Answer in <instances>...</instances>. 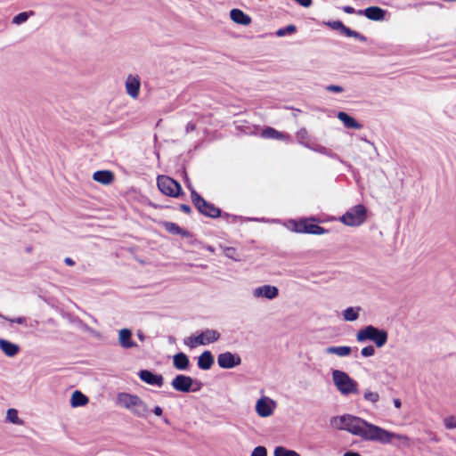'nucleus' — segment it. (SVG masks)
Returning <instances> with one entry per match:
<instances>
[{
    "mask_svg": "<svg viewBox=\"0 0 456 456\" xmlns=\"http://www.w3.org/2000/svg\"><path fill=\"white\" fill-rule=\"evenodd\" d=\"M330 423L332 428L346 431L365 441L377 442L382 444H389L393 441H397L399 445L403 447H410L411 444V440L408 436L389 431L355 415L335 416L330 419Z\"/></svg>",
    "mask_w": 456,
    "mask_h": 456,
    "instance_id": "nucleus-1",
    "label": "nucleus"
},
{
    "mask_svg": "<svg viewBox=\"0 0 456 456\" xmlns=\"http://www.w3.org/2000/svg\"><path fill=\"white\" fill-rule=\"evenodd\" d=\"M116 403L137 418H146L150 411L147 403L137 395L120 392L117 395Z\"/></svg>",
    "mask_w": 456,
    "mask_h": 456,
    "instance_id": "nucleus-2",
    "label": "nucleus"
},
{
    "mask_svg": "<svg viewBox=\"0 0 456 456\" xmlns=\"http://www.w3.org/2000/svg\"><path fill=\"white\" fill-rule=\"evenodd\" d=\"M355 339L359 343L371 341L376 347L382 348L387 343L388 333L384 329L367 325L356 332Z\"/></svg>",
    "mask_w": 456,
    "mask_h": 456,
    "instance_id": "nucleus-3",
    "label": "nucleus"
},
{
    "mask_svg": "<svg viewBox=\"0 0 456 456\" xmlns=\"http://www.w3.org/2000/svg\"><path fill=\"white\" fill-rule=\"evenodd\" d=\"M332 381L337 390L342 395H355L358 393V384L346 372L340 370H333Z\"/></svg>",
    "mask_w": 456,
    "mask_h": 456,
    "instance_id": "nucleus-4",
    "label": "nucleus"
},
{
    "mask_svg": "<svg viewBox=\"0 0 456 456\" xmlns=\"http://www.w3.org/2000/svg\"><path fill=\"white\" fill-rule=\"evenodd\" d=\"M220 333L216 330L207 329L197 336H191L184 339V344L191 348L198 346H206L217 341Z\"/></svg>",
    "mask_w": 456,
    "mask_h": 456,
    "instance_id": "nucleus-5",
    "label": "nucleus"
},
{
    "mask_svg": "<svg viewBox=\"0 0 456 456\" xmlns=\"http://www.w3.org/2000/svg\"><path fill=\"white\" fill-rule=\"evenodd\" d=\"M366 219V208L363 205H356L349 208L341 217L340 221L347 226H359Z\"/></svg>",
    "mask_w": 456,
    "mask_h": 456,
    "instance_id": "nucleus-6",
    "label": "nucleus"
},
{
    "mask_svg": "<svg viewBox=\"0 0 456 456\" xmlns=\"http://www.w3.org/2000/svg\"><path fill=\"white\" fill-rule=\"evenodd\" d=\"M157 184L159 191L169 197L176 198L182 191L181 185L175 180L167 175H159Z\"/></svg>",
    "mask_w": 456,
    "mask_h": 456,
    "instance_id": "nucleus-7",
    "label": "nucleus"
},
{
    "mask_svg": "<svg viewBox=\"0 0 456 456\" xmlns=\"http://www.w3.org/2000/svg\"><path fill=\"white\" fill-rule=\"evenodd\" d=\"M171 386L176 391L188 393L190 391H198L200 387V383L189 376L180 374L174 378Z\"/></svg>",
    "mask_w": 456,
    "mask_h": 456,
    "instance_id": "nucleus-8",
    "label": "nucleus"
},
{
    "mask_svg": "<svg viewBox=\"0 0 456 456\" xmlns=\"http://www.w3.org/2000/svg\"><path fill=\"white\" fill-rule=\"evenodd\" d=\"M276 408V401L264 395L256 400L255 404V411L260 418H269L273 416Z\"/></svg>",
    "mask_w": 456,
    "mask_h": 456,
    "instance_id": "nucleus-9",
    "label": "nucleus"
},
{
    "mask_svg": "<svg viewBox=\"0 0 456 456\" xmlns=\"http://www.w3.org/2000/svg\"><path fill=\"white\" fill-rule=\"evenodd\" d=\"M191 200L195 207L200 213L210 217H217L220 215V210L214 205L207 202L200 194L194 190L191 191Z\"/></svg>",
    "mask_w": 456,
    "mask_h": 456,
    "instance_id": "nucleus-10",
    "label": "nucleus"
},
{
    "mask_svg": "<svg viewBox=\"0 0 456 456\" xmlns=\"http://www.w3.org/2000/svg\"><path fill=\"white\" fill-rule=\"evenodd\" d=\"M254 299L273 300L279 296V289L276 286L265 284L252 289Z\"/></svg>",
    "mask_w": 456,
    "mask_h": 456,
    "instance_id": "nucleus-11",
    "label": "nucleus"
},
{
    "mask_svg": "<svg viewBox=\"0 0 456 456\" xmlns=\"http://www.w3.org/2000/svg\"><path fill=\"white\" fill-rule=\"evenodd\" d=\"M126 94L133 100L138 99L141 92V79L138 75L129 74L125 80Z\"/></svg>",
    "mask_w": 456,
    "mask_h": 456,
    "instance_id": "nucleus-12",
    "label": "nucleus"
},
{
    "mask_svg": "<svg viewBox=\"0 0 456 456\" xmlns=\"http://www.w3.org/2000/svg\"><path fill=\"white\" fill-rule=\"evenodd\" d=\"M291 224H293L291 229L297 232H305L312 234H323L325 232L324 228L317 224H311L307 220H302L299 222L292 221Z\"/></svg>",
    "mask_w": 456,
    "mask_h": 456,
    "instance_id": "nucleus-13",
    "label": "nucleus"
},
{
    "mask_svg": "<svg viewBox=\"0 0 456 456\" xmlns=\"http://www.w3.org/2000/svg\"><path fill=\"white\" fill-rule=\"evenodd\" d=\"M217 363L223 369H232L241 363V359L238 354L231 352L222 353L217 357Z\"/></svg>",
    "mask_w": 456,
    "mask_h": 456,
    "instance_id": "nucleus-14",
    "label": "nucleus"
},
{
    "mask_svg": "<svg viewBox=\"0 0 456 456\" xmlns=\"http://www.w3.org/2000/svg\"><path fill=\"white\" fill-rule=\"evenodd\" d=\"M139 378L145 383L161 387L164 383L162 375L154 374L148 370H142L138 373Z\"/></svg>",
    "mask_w": 456,
    "mask_h": 456,
    "instance_id": "nucleus-15",
    "label": "nucleus"
},
{
    "mask_svg": "<svg viewBox=\"0 0 456 456\" xmlns=\"http://www.w3.org/2000/svg\"><path fill=\"white\" fill-rule=\"evenodd\" d=\"M118 344L124 349L137 347V344L132 339V331L129 329H121L118 330Z\"/></svg>",
    "mask_w": 456,
    "mask_h": 456,
    "instance_id": "nucleus-16",
    "label": "nucleus"
},
{
    "mask_svg": "<svg viewBox=\"0 0 456 456\" xmlns=\"http://www.w3.org/2000/svg\"><path fill=\"white\" fill-rule=\"evenodd\" d=\"M352 352H353V348L348 346H330L324 349V353L326 354H334V355H336L338 357H341V358L350 356Z\"/></svg>",
    "mask_w": 456,
    "mask_h": 456,
    "instance_id": "nucleus-17",
    "label": "nucleus"
},
{
    "mask_svg": "<svg viewBox=\"0 0 456 456\" xmlns=\"http://www.w3.org/2000/svg\"><path fill=\"white\" fill-rule=\"evenodd\" d=\"M93 179L101 184L109 185L114 181V175L110 170H100L93 174Z\"/></svg>",
    "mask_w": 456,
    "mask_h": 456,
    "instance_id": "nucleus-18",
    "label": "nucleus"
},
{
    "mask_svg": "<svg viewBox=\"0 0 456 456\" xmlns=\"http://www.w3.org/2000/svg\"><path fill=\"white\" fill-rule=\"evenodd\" d=\"M231 20L240 25L248 26L251 23V18L240 9H232L230 12Z\"/></svg>",
    "mask_w": 456,
    "mask_h": 456,
    "instance_id": "nucleus-19",
    "label": "nucleus"
},
{
    "mask_svg": "<svg viewBox=\"0 0 456 456\" xmlns=\"http://www.w3.org/2000/svg\"><path fill=\"white\" fill-rule=\"evenodd\" d=\"M0 349L6 356L13 357L19 353L20 346L11 341L0 338Z\"/></svg>",
    "mask_w": 456,
    "mask_h": 456,
    "instance_id": "nucleus-20",
    "label": "nucleus"
},
{
    "mask_svg": "<svg viewBox=\"0 0 456 456\" xmlns=\"http://www.w3.org/2000/svg\"><path fill=\"white\" fill-rule=\"evenodd\" d=\"M359 15L364 14L368 19L372 20H380L384 18L385 12L377 6L366 8L364 11H359Z\"/></svg>",
    "mask_w": 456,
    "mask_h": 456,
    "instance_id": "nucleus-21",
    "label": "nucleus"
},
{
    "mask_svg": "<svg viewBox=\"0 0 456 456\" xmlns=\"http://www.w3.org/2000/svg\"><path fill=\"white\" fill-rule=\"evenodd\" d=\"M262 137L267 139H275V140H282L288 141L289 139V135L280 131L275 130L273 127H266L261 133Z\"/></svg>",
    "mask_w": 456,
    "mask_h": 456,
    "instance_id": "nucleus-22",
    "label": "nucleus"
},
{
    "mask_svg": "<svg viewBox=\"0 0 456 456\" xmlns=\"http://www.w3.org/2000/svg\"><path fill=\"white\" fill-rule=\"evenodd\" d=\"M88 402V397L78 390L74 391L71 395L70 406L73 408L85 406Z\"/></svg>",
    "mask_w": 456,
    "mask_h": 456,
    "instance_id": "nucleus-23",
    "label": "nucleus"
},
{
    "mask_svg": "<svg viewBox=\"0 0 456 456\" xmlns=\"http://www.w3.org/2000/svg\"><path fill=\"white\" fill-rule=\"evenodd\" d=\"M338 118L347 128H354V129H361L362 128V125L360 123H358L354 118H352L346 112H343V111L338 112Z\"/></svg>",
    "mask_w": 456,
    "mask_h": 456,
    "instance_id": "nucleus-24",
    "label": "nucleus"
},
{
    "mask_svg": "<svg viewBox=\"0 0 456 456\" xmlns=\"http://www.w3.org/2000/svg\"><path fill=\"white\" fill-rule=\"evenodd\" d=\"M214 363V357L209 351L203 352L198 358V366L201 370H209Z\"/></svg>",
    "mask_w": 456,
    "mask_h": 456,
    "instance_id": "nucleus-25",
    "label": "nucleus"
},
{
    "mask_svg": "<svg viewBox=\"0 0 456 456\" xmlns=\"http://www.w3.org/2000/svg\"><path fill=\"white\" fill-rule=\"evenodd\" d=\"M362 308L360 306H350L342 312L343 319L346 322H355L360 316Z\"/></svg>",
    "mask_w": 456,
    "mask_h": 456,
    "instance_id": "nucleus-26",
    "label": "nucleus"
},
{
    "mask_svg": "<svg viewBox=\"0 0 456 456\" xmlns=\"http://www.w3.org/2000/svg\"><path fill=\"white\" fill-rule=\"evenodd\" d=\"M173 364L177 370H186L190 364L188 356L183 353H178L173 357Z\"/></svg>",
    "mask_w": 456,
    "mask_h": 456,
    "instance_id": "nucleus-27",
    "label": "nucleus"
},
{
    "mask_svg": "<svg viewBox=\"0 0 456 456\" xmlns=\"http://www.w3.org/2000/svg\"><path fill=\"white\" fill-rule=\"evenodd\" d=\"M7 422L15 424V425H22L23 421L19 418L18 411L16 409H8L6 411V418Z\"/></svg>",
    "mask_w": 456,
    "mask_h": 456,
    "instance_id": "nucleus-28",
    "label": "nucleus"
},
{
    "mask_svg": "<svg viewBox=\"0 0 456 456\" xmlns=\"http://www.w3.org/2000/svg\"><path fill=\"white\" fill-rule=\"evenodd\" d=\"M363 399L366 402L375 404L379 401L380 395L377 391H373L370 388H366L363 391Z\"/></svg>",
    "mask_w": 456,
    "mask_h": 456,
    "instance_id": "nucleus-29",
    "label": "nucleus"
},
{
    "mask_svg": "<svg viewBox=\"0 0 456 456\" xmlns=\"http://www.w3.org/2000/svg\"><path fill=\"white\" fill-rule=\"evenodd\" d=\"M273 456H300V454L296 451L282 446H277L273 451Z\"/></svg>",
    "mask_w": 456,
    "mask_h": 456,
    "instance_id": "nucleus-30",
    "label": "nucleus"
},
{
    "mask_svg": "<svg viewBox=\"0 0 456 456\" xmlns=\"http://www.w3.org/2000/svg\"><path fill=\"white\" fill-rule=\"evenodd\" d=\"M340 33L348 37H354L361 41L365 40V37L362 35L359 34L358 32H356L354 30L350 29L349 28H347L346 26H344V28H342Z\"/></svg>",
    "mask_w": 456,
    "mask_h": 456,
    "instance_id": "nucleus-31",
    "label": "nucleus"
},
{
    "mask_svg": "<svg viewBox=\"0 0 456 456\" xmlns=\"http://www.w3.org/2000/svg\"><path fill=\"white\" fill-rule=\"evenodd\" d=\"M33 12H20L17 15H15L12 19V23L15 24V25H20L24 22H26L29 17V15H32Z\"/></svg>",
    "mask_w": 456,
    "mask_h": 456,
    "instance_id": "nucleus-32",
    "label": "nucleus"
},
{
    "mask_svg": "<svg viewBox=\"0 0 456 456\" xmlns=\"http://www.w3.org/2000/svg\"><path fill=\"white\" fill-rule=\"evenodd\" d=\"M224 254L226 257L231 258L234 261H239L240 257L237 253V250L233 247H224Z\"/></svg>",
    "mask_w": 456,
    "mask_h": 456,
    "instance_id": "nucleus-33",
    "label": "nucleus"
},
{
    "mask_svg": "<svg viewBox=\"0 0 456 456\" xmlns=\"http://www.w3.org/2000/svg\"><path fill=\"white\" fill-rule=\"evenodd\" d=\"M163 226L167 232L174 234H179L182 232V229L176 224L172 222H164Z\"/></svg>",
    "mask_w": 456,
    "mask_h": 456,
    "instance_id": "nucleus-34",
    "label": "nucleus"
},
{
    "mask_svg": "<svg viewBox=\"0 0 456 456\" xmlns=\"http://www.w3.org/2000/svg\"><path fill=\"white\" fill-rule=\"evenodd\" d=\"M296 31V27L294 25H289L285 28H281L276 31V35L280 37H282L286 35L293 34Z\"/></svg>",
    "mask_w": 456,
    "mask_h": 456,
    "instance_id": "nucleus-35",
    "label": "nucleus"
},
{
    "mask_svg": "<svg viewBox=\"0 0 456 456\" xmlns=\"http://www.w3.org/2000/svg\"><path fill=\"white\" fill-rule=\"evenodd\" d=\"M375 353H376L375 348L371 345L364 346L361 350V355L362 357H371L375 354Z\"/></svg>",
    "mask_w": 456,
    "mask_h": 456,
    "instance_id": "nucleus-36",
    "label": "nucleus"
},
{
    "mask_svg": "<svg viewBox=\"0 0 456 456\" xmlns=\"http://www.w3.org/2000/svg\"><path fill=\"white\" fill-rule=\"evenodd\" d=\"M444 424L448 429H455L456 428V417L449 416L444 419Z\"/></svg>",
    "mask_w": 456,
    "mask_h": 456,
    "instance_id": "nucleus-37",
    "label": "nucleus"
},
{
    "mask_svg": "<svg viewBox=\"0 0 456 456\" xmlns=\"http://www.w3.org/2000/svg\"><path fill=\"white\" fill-rule=\"evenodd\" d=\"M250 456H267V450L265 446H256L252 451Z\"/></svg>",
    "mask_w": 456,
    "mask_h": 456,
    "instance_id": "nucleus-38",
    "label": "nucleus"
},
{
    "mask_svg": "<svg viewBox=\"0 0 456 456\" xmlns=\"http://www.w3.org/2000/svg\"><path fill=\"white\" fill-rule=\"evenodd\" d=\"M326 25L335 30H338L339 32H341L342 28L345 26L341 21H338V20L329 21L326 23Z\"/></svg>",
    "mask_w": 456,
    "mask_h": 456,
    "instance_id": "nucleus-39",
    "label": "nucleus"
},
{
    "mask_svg": "<svg viewBox=\"0 0 456 456\" xmlns=\"http://www.w3.org/2000/svg\"><path fill=\"white\" fill-rule=\"evenodd\" d=\"M0 317L4 319V320H7L10 322H16V323H19V324H24L25 322H26V318L25 317H18V318H14V319L13 318H7V317L2 315L1 314H0Z\"/></svg>",
    "mask_w": 456,
    "mask_h": 456,
    "instance_id": "nucleus-40",
    "label": "nucleus"
},
{
    "mask_svg": "<svg viewBox=\"0 0 456 456\" xmlns=\"http://www.w3.org/2000/svg\"><path fill=\"white\" fill-rule=\"evenodd\" d=\"M307 135L308 133L305 128L300 129L297 134V136L301 143H303V142L307 138Z\"/></svg>",
    "mask_w": 456,
    "mask_h": 456,
    "instance_id": "nucleus-41",
    "label": "nucleus"
},
{
    "mask_svg": "<svg viewBox=\"0 0 456 456\" xmlns=\"http://www.w3.org/2000/svg\"><path fill=\"white\" fill-rule=\"evenodd\" d=\"M326 90L332 93H341L344 89L340 86L330 85L326 86Z\"/></svg>",
    "mask_w": 456,
    "mask_h": 456,
    "instance_id": "nucleus-42",
    "label": "nucleus"
},
{
    "mask_svg": "<svg viewBox=\"0 0 456 456\" xmlns=\"http://www.w3.org/2000/svg\"><path fill=\"white\" fill-rule=\"evenodd\" d=\"M303 7H309L312 4V0H294Z\"/></svg>",
    "mask_w": 456,
    "mask_h": 456,
    "instance_id": "nucleus-43",
    "label": "nucleus"
},
{
    "mask_svg": "<svg viewBox=\"0 0 456 456\" xmlns=\"http://www.w3.org/2000/svg\"><path fill=\"white\" fill-rule=\"evenodd\" d=\"M153 413L158 416V417H160L162 416L163 414V409L160 407V406H156L154 407L153 409Z\"/></svg>",
    "mask_w": 456,
    "mask_h": 456,
    "instance_id": "nucleus-44",
    "label": "nucleus"
},
{
    "mask_svg": "<svg viewBox=\"0 0 456 456\" xmlns=\"http://www.w3.org/2000/svg\"><path fill=\"white\" fill-rule=\"evenodd\" d=\"M180 208H181L182 211H183L185 213H190L191 212V208L188 205L182 204L180 206Z\"/></svg>",
    "mask_w": 456,
    "mask_h": 456,
    "instance_id": "nucleus-45",
    "label": "nucleus"
},
{
    "mask_svg": "<svg viewBox=\"0 0 456 456\" xmlns=\"http://www.w3.org/2000/svg\"><path fill=\"white\" fill-rule=\"evenodd\" d=\"M343 10L346 13H354L355 12L354 9L353 7H351V6H345L343 8Z\"/></svg>",
    "mask_w": 456,
    "mask_h": 456,
    "instance_id": "nucleus-46",
    "label": "nucleus"
},
{
    "mask_svg": "<svg viewBox=\"0 0 456 456\" xmlns=\"http://www.w3.org/2000/svg\"><path fill=\"white\" fill-rule=\"evenodd\" d=\"M393 403H394V405H395V408L399 409L402 406L401 400L398 399V398L394 399Z\"/></svg>",
    "mask_w": 456,
    "mask_h": 456,
    "instance_id": "nucleus-47",
    "label": "nucleus"
},
{
    "mask_svg": "<svg viewBox=\"0 0 456 456\" xmlns=\"http://www.w3.org/2000/svg\"><path fill=\"white\" fill-rule=\"evenodd\" d=\"M64 262H65L68 265H70V266L74 265V264H75V263H74V261H73L71 258H69V257H66V258H65V260H64Z\"/></svg>",
    "mask_w": 456,
    "mask_h": 456,
    "instance_id": "nucleus-48",
    "label": "nucleus"
},
{
    "mask_svg": "<svg viewBox=\"0 0 456 456\" xmlns=\"http://www.w3.org/2000/svg\"><path fill=\"white\" fill-rule=\"evenodd\" d=\"M344 456H361L358 452H346Z\"/></svg>",
    "mask_w": 456,
    "mask_h": 456,
    "instance_id": "nucleus-49",
    "label": "nucleus"
},
{
    "mask_svg": "<svg viewBox=\"0 0 456 456\" xmlns=\"http://www.w3.org/2000/svg\"><path fill=\"white\" fill-rule=\"evenodd\" d=\"M137 337H138V338H139L141 341H144V339H145V336H144V334H143L142 331H140V330L137 332Z\"/></svg>",
    "mask_w": 456,
    "mask_h": 456,
    "instance_id": "nucleus-50",
    "label": "nucleus"
},
{
    "mask_svg": "<svg viewBox=\"0 0 456 456\" xmlns=\"http://www.w3.org/2000/svg\"><path fill=\"white\" fill-rule=\"evenodd\" d=\"M206 248H207V250H208L210 252H214V248L212 246H208Z\"/></svg>",
    "mask_w": 456,
    "mask_h": 456,
    "instance_id": "nucleus-51",
    "label": "nucleus"
},
{
    "mask_svg": "<svg viewBox=\"0 0 456 456\" xmlns=\"http://www.w3.org/2000/svg\"><path fill=\"white\" fill-rule=\"evenodd\" d=\"M167 424H168V420L167 419H164Z\"/></svg>",
    "mask_w": 456,
    "mask_h": 456,
    "instance_id": "nucleus-52",
    "label": "nucleus"
}]
</instances>
